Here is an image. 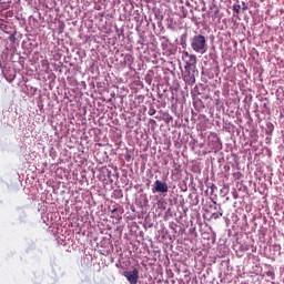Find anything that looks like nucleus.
<instances>
[{
	"instance_id": "1",
	"label": "nucleus",
	"mask_w": 284,
	"mask_h": 284,
	"mask_svg": "<svg viewBox=\"0 0 284 284\" xmlns=\"http://www.w3.org/2000/svg\"><path fill=\"white\" fill-rule=\"evenodd\" d=\"M191 48L197 54H205L207 52V39L203 34H196L192 38Z\"/></svg>"
},
{
	"instance_id": "2",
	"label": "nucleus",
	"mask_w": 284,
	"mask_h": 284,
	"mask_svg": "<svg viewBox=\"0 0 284 284\" xmlns=\"http://www.w3.org/2000/svg\"><path fill=\"white\" fill-rule=\"evenodd\" d=\"M182 60L184 61V70H194L196 68V55L190 54L187 51H183Z\"/></svg>"
},
{
	"instance_id": "3",
	"label": "nucleus",
	"mask_w": 284,
	"mask_h": 284,
	"mask_svg": "<svg viewBox=\"0 0 284 284\" xmlns=\"http://www.w3.org/2000/svg\"><path fill=\"white\" fill-rule=\"evenodd\" d=\"M124 276L130 284L139 283V270L133 268L132 271H125Z\"/></svg>"
},
{
	"instance_id": "4",
	"label": "nucleus",
	"mask_w": 284,
	"mask_h": 284,
	"mask_svg": "<svg viewBox=\"0 0 284 284\" xmlns=\"http://www.w3.org/2000/svg\"><path fill=\"white\" fill-rule=\"evenodd\" d=\"M183 79L187 85H194V83H196V78L194 77V71L192 72V70H185Z\"/></svg>"
},
{
	"instance_id": "5",
	"label": "nucleus",
	"mask_w": 284,
	"mask_h": 284,
	"mask_svg": "<svg viewBox=\"0 0 284 284\" xmlns=\"http://www.w3.org/2000/svg\"><path fill=\"white\" fill-rule=\"evenodd\" d=\"M154 192H160L161 194H166L169 187H168V183L165 182H161V180H156L154 183Z\"/></svg>"
},
{
	"instance_id": "6",
	"label": "nucleus",
	"mask_w": 284,
	"mask_h": 284,
	"mask_svg": "<svg viewBox=\"0 0 284 284\" xmlns=\"http://www.w3.org/2000/svg\"><path fill=\"white\" fill-rule=\"evenodd\" d=\"M162 119L164 123H170V121H172L173 118L168 112H163Z\"/></svg>"
},
{
	"instance_id": "7",
	"label": "nucleus",
	"mask_w": 284,
	"mask_h": 284,
	"mask_svg": "<svg viewBox=\"0 0 284 284\" xmlns=\"http://www.w3.org/2000/svg\"><path fill=\"white\" fill-rule=\"evenodd\" d=\"M233 12L241 14V4H233Z\"/></svg>"
},
{
	"instance_id": "8",
	"label": "nucleus",
	"mask_w": 284,
	"mask_h": 284,
	"mask_svg": "<svg viewBox=\"0 0 284 284\" xmlns=\"http://www.w3.org/2000/svg\"><path fill=\"white\" fill-rule=\"evenodd\" d=\"M111 217H112V219H121V216L116 214V209H113V210L111 211Z\"/></svg>"
},
{
	"instance_id": "9",
	"label": "nucleus",
	"mask_w": 284,
	"mask_h": 284,
	"mask_svg": "<svg viewBox=\"0 0 284 284\" xmlns=\"http://www.w3.org/2000/svg\"><path fill=\"white\" fill-rule=\"evenodd\" d=\"M223 216V211H219V213H213L212 219H221Z\"/></svg>"
},
{
	"instance_id": "10",
	"label": "nucleus",
	"mask_w": 284,
	"mask_h": 284,
	"mask_svg": "<svg viewBox=\"0 0 284 284\" xmlns=\"http://www.w3.org/2000/svg\"><path fill=\"white\" fill-rule=\"evenodd\" d=\"M242 10H243V12L248 10L247 3H245V1L242 2Z\"/></svg>"
},
{
	"instance_id": "11",
	"label": "nucleus",
	"mask_w": 284,
	"mask_h": 284,
	"mask_svg": "<svg viewBox=\"0 0 284 284\" xmlns=\"http://www.w3.org/2000/svg\"><path fill=\"white\" fill-rule=\"evenodd\" d=\"M149 114H150V116H154V114H156V110L151 109V110L149 111Z\"/></svg>"
}]
</instances>
